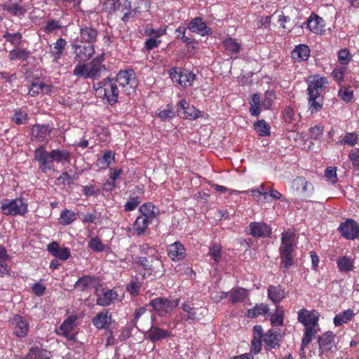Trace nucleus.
<instances>
[{
    "mask_svg": "<svg viewBox=\"0 0 359 359\" xmlns=\"http://www.w3.org/2000/svg\"><path fill=\"white\" fill-rule=\"evenodd\" d=\"M252 340L251 341V351L258 353L262 350V342L264 343L266 351L280 348L282 341L280 330H269L266 333H263L262 327L256 325L252 329Z\"/></svg>",
    "mask_w": 359,
    "mask_h": 359,
    "instance_id": "1",
    "label": "nucleus"
},
{
    "mask_svg": "<svg viewBox=\"0 0 359 359\" xmlns=\"http://www.w3.org/2000/svg\"><path fill=\"white\" fill-rule=\"evenodd\" d=\"M297 320L305 326L304 334L302 337L301 350H304L312 341L319 330L318 312L302 309L298 311Z\"/></svg>",
    "mask_w": 359,
    "mask_h": 359,
    "instance_id": "2",
    "label": "nucleus"
},
{
    "mask_svg": "<svg viewBox=\"0 0 359 359\" xmlns=\"http://www.w3.org/2000/svg\"><path fill=\"white\" fill-rule=\"evenodd\" d=\"M295 246V233L292 229H288L281 233V243L280 245V268L283 273H286L294 265L292 253Z\"/></svg>",
    "mask_w": 359,
    "mask_h": 359,
    "instance_id": "3",
    "label": "nucleus"
},
{
    "mask_svg": "<svg viewBox=\"0 0 359 359\" xmlns=\"http://www.w3.org/2000/svg\"><path fill=\"white\" fill-rule=\"evenodd\" d=\"M93 88L96 93L105 104L111 106L117 103L119 93L121 92V87L111 81L109 77H107L103 80L93 83Z\"/></svg>",
    "mask_w": 359,
    "mask_h": 359,
    "instance_id": "4",
    "label": "nucleus"
},
{
    "mask_svg": "<svg viewBox=\"0 0 359 359\" xmlns=\"http://www.w3.org/2000/svg\"><path fill=\"white\" fill-rule=\"evenodd\" d=\"M110 81L115 82L126 95H130L137 87V79L133 69L121 70Z\"/></svg>",
    "mask_w": 359,
    "mask_h": 359,
    "instance_id": "5",
    "label": "nucleus"
},
{
    "mask_svg": "<svg viewBox=\"0 0 359 359\" xmlns=\"http://www.w3.org/2000/svg\"><path fill=\"white\" fill-rule=\"evenodd\" d=\"M3 215L11 216H25L28 212V205L24 198L6 199L0 206Z\"/></svg>",
    "mask_w": 359,
    "mask_h": 359,
    "instance_id": "6",
    "label": "nucleus"
},
{
    "mask_svg": "<svg viewBox=\"0 0 359 359\" xmlns=\"http://www.w3.org/2000/svg\"><path fill=\"white\" fill-rule=\"evenodd\" d=\"M180 299L170 300L167 297H156L150 301L149 305L151 306L154 313L159 317H166L178 307Z\"/></svg>",
    "mask_w": 359,
    "mask_h": 359,
    "instance_id": "7",
    "label": "nucleus"
},
{
    "mask_svg": "<svg viewBox=\"0 0 359 359\" xmlns=\"http://www.w3.org/2000/svg\"><path fill=\"white\" fill-rule=\"evenodd\" d=\"M169 74L171 80L183 88L190 87L196 78V75L190 71L178 67H172Z\"/></svg>",
    "mask_w": 359,
    "mask_h": 359,
    "instance_id": "8",
    "label": "nucleus"
},
{
    "mask_svg": "<svg viewBox=\"0 0 359 359\" xmlns=\"http://www.w3.org/2000/svg\"><path fill=\"white\" fill-rule=\"evenodd\" d=\"M34 161L38 162L39 169L43 173L54 169L55 161L48 154V151L45 149L44 145L39 146L34 151Z\"/></svg>",
    "mask_w": 359,
    "mask_h": 359,
    "instance_id": "9",
    "label": "nucleus"
},
{
    "mask_svg": "<svg viewBox=\"0 0 359 359\" xmlns=\"http://www.w3.org/2000/svg\"><path fill=\"white\" fill-rule=\"evenodd\" d=\"M74 60L78 62H86L91 58L95 53V47L91 43L74 42L72 44Z\"/></svg>",
    "mask_w": 359,
    "mask_h": 359,
    "instance_id": "10",
    "label": "nucleus"
},
{
    "mask_svg": "<svg viewBox=\"0 0 359 359\" xmlns=\"http://www.w3.org/2000/svg\"><path fill=\"white\" fill-rule=\"evenodd\" d=\"M329 84L326 77L316 74L310 77L307 81L306 93L309 96L323 97L322 93Z\"/></svg>",
    "mask_w": 359,
    "mask_h": 359,
    "instance_id": "11",
    "label": "nucleus"
},
{
    "mask_svg": "<svg viewBox=\"0 0 359 359\" xmlns=\"http://www.w3.org/2000/svg\"><path fill=\"white\" fill-rule=\"evenodd\" d=\"M337 231L345 239L354 241L359 237V223L353 219H346L339 224Z\"/></svg>",
    "mask_w": 359,
    "mask_h": 359,
    "instance_id": "12",
    "label": "nucleus"
},
{
    "mask_svg": "<svg viewBox=\"0 0 359 359\" xmlns=\"http://www.w3.org/2000/svg\"><path fill=\"white\" fill-rule=\"evenodd\" d=\"M13 334L19 338H24L27 337L29 329V325L24 317L15 314L11 318L10 320Z\"/></svg>",
    "mask_w": 359,
    "mask_h": 359,
    "instance_id": "13",
    "label": "nucleus"
},
{
    "mask_svg": "<svg viewBox=\"0 0 359 359\" xmlns=\"http://www.w3.org/2000/svg\"><path fill=\"white\" fill-rule=\"evenodd\" d=\"M245 231L248 235L255 238H269L272 235L270 225L262 222H252Z\"/></svg>",
    "mask_w": 359,
    "mask_h": 359,
    "instance_id": "14",
    "label": "nucleus"
},
{
    "mask_svg": "<svg viewBox=\"0 0 359 359\" xmlns=\"http://www.w3.org/2000/svg\"><path fill=\"white\" fill-rule=\"evenodd\" d=\"M151 325L150 329L147 332V337L153 343L167 339L171 337V332L167 330L160 328L158 325L155 323L156 317L151 316Z\"/></svg>",
    "mask_w": 359,
    "mask_h": 359,
    "instance_id": "15",
    "label": "nucleus"
},
{
    "mask_svg": "<svg viewBox=\"0 0 359 359\" xmlns=\"http://www.w3.org/2000/svg\"><path fill=\"white\" fill-rule=\"evenodd\" d=\"M97 40V29L92 25L81 26L79 37L75 42L94 44Z\"/></svg>",
    "mask_w": 359,
    "mask_h": 359,
    "instance_id": "16",
    "label": "nucleus"
},
{
    "mask_svg": "<svg viewBox=\"0 0 359 359\" xmlns=\"http://www.w3.org/2000/svg\"><path fill=\"white\" fill-rule=\"evenodd\" d=\"M52 131L53 128L48 124L36 123L32 127V137L33 140L47 143Z\"/></svg>",
    "mask_w": 359,
    "mask_h": 359,
    "instance_id": "17",
    "label": "nucleus"
},
{
    "mask_svg": "<svg viewBox=\"0 0 359 359\" xmlns=\"http://www.w3.org/2000/svg\"><path fill=\"white\" fill-rule=\"evenodd\" d=\"M187 29L192 33H196L202 36H211L212 34V29L208 27L203 18L196 17L188 23Z\"/></svg>",
    "mask_w": 359,
    "mask_h": 359,
    "instance_id": "18",
    "label": "nucleus"
},
{
    "mask_svg": "<svg viewBox=\"0 0 359 359\" xmlns=\"http://www.w3.org/2000/svg\"><path fill=\"white\" fill-rule=\"evenodd\" d=\"M292 187L294 190L302 193L306 198H309L314 191L313 184L302 176L293 180Z\"/></svg>",
    "mask_w": 359,
    "mask_h": 359,
    "instance_id": "19",
    "label": "nucleus"
},
{
    "mask_svg": "<svg viewBox=\"0 0 359 359\" xmlns=\"http://www.w3.org/2000/svg\"><path fill=\"white\" fill-rule=\"evenodd\" d=\"M335 334L332 331H327L318 338L319 351H330L335 346Z\"/></svg>",
    "mask_w": 359,
    "mask_h": 359,
    "instance_id": "20",
    "label": "nucleus"
},
{
    "mask_svg": "<svg viewBox=\"0 0 359 359\" xmlns=\"http://www.w3.org/2000/svg\"><path fill=\"white\" fill-rule=\"evenodd\" d=\"M97 283V278L91 276H83L77 279L74 287L79 292H86L95 287Z\"/></svg>",
    "mask_w": 359,
    "mask_h": 359,
    "instance_id": "21",
    "label": "nucleus"
},
{
    "mask_svg": "<svg viewBox=\"0 0 359 359\" xmlns=\"http://www.w3.org/2000/svg\"><path fill=\"white\" fill-rule=\"evenodd\" d=\"M306 27L315 34H321L325 30V22L317 15L313 13L306 20Z\"/></svg>",
    "mask_w": 359,
    "mask_h": 359,
    "instance_id": "22",
    "label": "nucleus"
},
{
    "mask_svg": "<svg viewBox=\"0 0 359 359\" xmlns=\"http://www.w3.org/2000/svg\"><path fill=\"white\" fill-rule=\"evenodd\" d=\"M167 252L168 256L173 261L183 260L186 257V249L180 241L168 245Z\"/></svg>",
    "mask_w": 359,
    "mask_h": 359,
    "instance_id": "23",
    "label": "nucleus"
},
{
    "mask_svg": "<svg viewBox=\"0 0 359 359\" xmlns=\"http://www.w3.org/2000/svg\"><path fill=\"white\" fill-rule=\"evenodd\" d=\"M76 320L77 316L76 315L70 316L64 320L60 327V334L69 341H72L74 339V335L70 334V333L73 331L74 327H76Z\"/></svg>",
    "mask_w": 359,
    "mask_h": 359,
    "instance_id": "24",
    "label": "nucleus"
},
{
    "mask_svg": "<svg viewBox=\"0 0 359 359\" xmlns=\"http://www.w3.org/2000/svg\"><path fill=\"white\" fill-rule=\"evenodd\" d=\"M92 323L97 330H107L111 323V314L109 310H104L93 318Z\"/></svg>",
    "mask_w": 359,
    "mask_h": 359,
    "instance_id": "25",
    "label": "nucleus"
},
{
    "mask_svg": "<svg viewBox=\"0 0 359 359\" xmlns=\"http://www.w3.org/2000/svg\"><path fill=\"white\" fill-rule=\"evenodd\" d=\"M47 250L50 254L62 261L68 260L70 257L69 249L68 248H60L57 242H52L48 244Z\"/></svg>",
    "mask_w": 359,
    "mask_h": 359,
    "instance_id": "26",
    "label": "nucleus"
},
{
    "mask_svg": "<svg viewBox=\"0 0 359 359\" xmlns=\"http://www.w3.org/2000/svg\"><path fill=\"white\" fill-rule=\"evenodd\" d=\"M104 60V57L100 55L93 58L90 62L86 63L88 66L89 74L91 75L92 78L100 76L102 71L106 69L104 65H102Z\"/></svg>",
    "mask_w": 359,
    "mask_h": 359,
    "instance_id": "27",
    "label": "nucleus"
},
{
    "mask_svg": "<svg viewBox=\"0 0 359 359\" xmlns=\"http://www.w3.org/2000/svg\"><path fill=\"white\" fill-rule=\"evenodd\" d=\"M183 110L186 118L195 120L201 116V111L194 105L187 103L186 100H181L178 103V111Z\"/></svg>",
    "mask_w": 359,
    "mask_h": 359,
    "instance_id": "28",
    "label": "nucleus"
},
{
    "mask_svg": "<svg viewBox=\"0 0 359 359\" xmlns=\"http://www.w3.org/2000/svg\"><path fill=\"white\" fill-rule=\"evenodd\" d=\"M267 294L269 300L273 304H280L286 295L285 287L280 284L276 286L269 285Z\"/></svg>",
    "mask_w": 359,
    "mask_h": 359,
    "instance_id": "29",
    "label": "nucleus"
},
{
    "mask_svg": "<svg viewBox=\"0 0 359 359\" xmlns=\"http://www.w3.org/2000/svg\"><path fill=\"white\" fill-rule=\"evenodd\" d=\"M52 87L39 79L32 81L31 86L29 87L28 95L34 97L39 93H50Z\"/></svg>",
    "mask_w": 359,
    "mask_h": 359,
    "instance_id": "30",
    "label": "nucleus"
},
{
    "mask_svg": "<svg viewBox=\"0 0 359 359\" xmlns=\"http://www.w3.org/2000/svg\"><path fill=\"white\" fill-rule=\"evenodd\" d=\"M310 56L309 46L304 44L296 46L292 52V58L294 62L306 60Z\"/></svg>",
    "mask_w": 359,
    "mask_h": 359,
    "instance_id": "31",
    "label": "nucleus"
},
{
    "mask_svg": "<svg viewBox=\"0 0 359 359\" xmlns=\"http://www.w3.org/2000/svg\"><path fill=\"white\" fill-rule=\"evenodd\" d=\"M3 9L4 11L11 14L13 16L22 15L27 11L25 6L22 4V1L15 2L10 1L3 6Z\"/></svg>",
    "mask_w": 359,
    "mask_h": 359,
    "instance_id": "32",
    "label": "nucleus"
},
{
    "mask_svg": "<svg viewBox=\"0 0 359 359\" xmlns=\"http://www.w3.org/2000/svg\"><path fill=\"white\" fill-rule=\"evenodd\" d=\"M139 212L141 213V215L138 217H143L147 219L153 220L158 215V208L151 203H145L139 208Z\"/></svg>",
    "mask_w": 359,
    "mask_h": 359,
    "instance_id": "33",
    "label": "nucleus"
},
{
    "mask_svg": "<svg viewBox=\"0 0 359 359\" xmlns=\"http://www.w3.org/2000/svg\"><path fill=\"white\" fill-rule=\"evenodd\" d=\"M48 154L57 163H65L70 161L71 154L69 150L53 149L48 151Z\"/></svg>",
    "mask_w": 359,
    "mask_h": 359,
    "instance_id": "34",
    "label": "nucleus"
},
{
    "mask_svg": "<svg viewBox=\"0 0 359 359\" xmlns=\"http://www.w3.org/2000/svg\"><path fill=\"white\" fill-rule=\"evenodd\" d=\"M339 271L348 273L354 269V260L351 257L344 255L339 257L337 260Z\"/></svg>",
    "mask_w": 359,
    "mask_h": 359,
    "instance_id": "35",
    "label": "nucleus"
},
{
    "mask_svg": "<svg viewBox=\"0 0 359 359\" xmlns=\"http://www.w3.org/2000/svg\"><path fill=\"white\" fill-rule=\"evenodd\" d=\"M118 297V293L114 290H108L102 293V296L97 298L96 303L98 306L106 307Z\"/></svg>",
    "mask_w": 359,
    "mask_h": 359,
    "instance_id": "36",
    "label": "nucleus"
},
{
    "mask_svg": "<svg viewBox=\"0 0 359 359\" xmlns=\"http://www.w3.org/2000/svg\"><path fill=\"white\" fill-rule=\"evenodd\" d=\"M355 316L353 310L347 309L338 313L334 318L333 322L335 327H339L350 322Z\"/></svg>",
    "mask_w": 359,
    "mask_h": 359,
    "instance_id": "37",
    "label": "nucleus"
},
{
    "mask_svg": "<svg viewBox=\"0 0 359 359\" xmlns=\"http://www.w3.org/2000/svg\"><path fill=\"white\" fill-rule=\"evenodd\" d=\"M22 359H49V355L46 350L35 346L29 349L28 353Z\"/></svg>",
    "mask_w": 359,
    "mask_h": 359,
    "instance_id": "38",
    "label": "nucleus"
},
{
    "mask_svg": "<svg viewBox=\"0 0 359 359\" xmlns=\"http://www.w3.org/2000/svg\"><path fill=\"white\" fill-rule=\"evenodd\" d=\"M151 220L143 217H137L133 223V230L137 236H142L145 234L148 225Z\"/></svg>",
    "mask_w": 359,
    "mask_h": 359,
    "instance_id": "39",
    "label": "nucleus"
},
{
    "mask_svg": "<svg viewBox=\"0 0 359 359\" xmlns=\"http://www.w3.org/2000/svg\"><path fill=\"white\" fill-rule=\"evenodd\" d=\"M227 294L228 297H230L229 301H230L231 304H232L243 302L245 300L246 297H248V292L243 287L232 289L231 291L227 292Z\"/></svg>",
    "mask_w": 359,
    "mask_h": 359,
    "instance_id": "40",
    "label": "nucleus"
},
{
    "mask_svg": "<svg viewBox=\"0 0 359 359\" xmlns=\"http://www.w3.org/2000/svg\"><path fill=\"white\" fill-rule=\"evenodd\" d=\"M224 50L228 51L231 55H235L240 53L241 46L235 39L229 37L223 40L222 42Z\"/></svg>",
    "mask_w": 359,
    "mask_h": 359,
    "instance_id": "41",
    "label": "nucleus"
},
{
    "mask_svg": "<svg viewBox=\"0 0 359 359\" xmlns=\"http://www.w3.org/2000/svg\"><path fill=\"white\" fill-rule=\"evenodd\" d=\"M66 45V40L62 38L57 39L56 42L53 43V49L51 50V56L53 60L57 61L62 57Z\"/></svg>",
    "mask_w": 359,
    "mask_h": 359,
    "instance_id": "42",
    "label": "nucleus"
},
{
    "mask_svg": "<svg viewBox=\"0 0 359 359\" xmlns=\"http://www.w3.org/2000/svg\"><path fill=\"white\" fill-rule=\"evenodd\" d=\"M114 162V153L111 150H106L102 156L97 158V166L100 169H107Z\"/></svg>",
    "mask_w": 359,
    "mask_h": 359,
    "instance_id": "43",
    "label": "nucleus"
},
{
    "mask_svg": "<svg viewBox=\"0 0 359 359\" xmlns=\"http://www.w3.org/2000/svg\"><path fill=\"white\" fill-rule=\"evenodd\" d=\"M77 213L65 208L60 212L59 222L62 226H69L75 222Z\"/></svg>",
    "mask_w": 359,
    "mask_h": 359,
    "instance_id": "44",
    "label": "nucleus"
},
{
    "mask_svg": "<svg viewBox=\"0 0 359 359\" xmlns=\"http://www.w3.org/2000/svg\"><path fill=\"white\" fill-rule=\"evenodd\" d=\"M307 103H309V109L311 114H316L322 109L323 97L309 96Z\"/></svg>",
    "mask_w": 359,
    "mask_h": 359,
    "instance_id": "45",
    "label": "nucleus"
},
{
    "mask_svg": "<svg viewBox=\"0 0 359 359\" xmlns=\"http://www.w3.org/2000/svg\"><path fill=\"white\" fill-rule=\"evenodd\" d=\"M116 12L124 13L121 20L127 22L128 20L132 16L131 3L129 0H123L117 7Z\"/></svg>",
    "mask_w": 359,
    "mask_h": 359,
    "instance_id": "46",
    "label": "nucleus"
},
{
    "mask_svg": "<svg viewBox=\"0 0 359 359\" xmlns=\"http://www.w3.org/2000/svg\"><path fill=\"white\" fill-rule=\"evenodd\" d=\"M269 312V306L264 303L257 304L252 309L248 310L247 316L249 318H257L266 315Z\"/></svg>",
    "mask_w": 359,
    "mask_h": 359,
    "instance_id": "47",
    "label": "nucleus"
},
{
    "mask_svg": "<svg viewBox=\"0 0 359 359\" xmlns=\"http://www.w3.org/2000/svg\"><path fill=\"white\" fill-rule=\"evenodd\" d=\"M254 130L257 132L258 135L266 137L270 135L269 123L264 120L257 121L253 123Z\"/></svg>",
    "mask_w": 359,
    "mask_h": 359,
    "instance_id": "48",
    "label": "nucleus"
},
{
    "mask_svg": "<svg viewBox=\"0 0 359 359\" xmlns=\"http://www.w3.org/2000/svg\"><path fill=\"white\" fill-rule=\"evenodd\" d=\"M208 255L211 257L213 263L215 264H219L222 257V246L218 243H212L209 247Z\"/></svg>",
    "mask_w": 359,
    "mask_h": 359,
    "instance_id": "49",
    "label": "nucleus"
},
{
    "mask_svg": "<svg viewBox=\"0 0 359 359\" xmlns=\"http://www.w3.org/2000/svg\"><path fill=\"white\" fill-rule=\"evenodd\" d=\"M182 309L184 312L187 313V316L184 317L185 320H199L200 316L194 307L192 306V304L189 302H185L182 304Z\"/></svg>",
    "mask_w": 359,
    "mask_h": 359,
    "instance_id": "50",
    "label": "nucleus"
},
{
    "mask_svg": "<svg viewBox=\"0 0 359 359\" xmlns=\"http://www.w3.org/2000/svg\"><path fill=\"white\" fill-rule=\"evenodd\" d=\"M249 111L253 116L257 117L260 114V97L257 93H254L252 96L251 101H250Z\"/></svg>",
    "mask_w": 359,
    "mask_h": 359,
    "instance_id": "51",
    "label": "nucleus"
},
{
    "mask_svg": "<svg viewBox=\"0 0 359 359\" xmlns=\"http://www.w3.org/2000/svg\"><path fill=\"white\" fill-rule=\"evenodd\" d=\"M29 53L25 49H19L15 47V48L12 49V50L8 53V59L11 60H20L21 61H25L27 60L29 57Z\"/></svg>",
    "mask_w": 359,
    "mask_h": 359,
    "instance_id": "52",
    "label": "nucleus"
},
{
    "mask_svg": "<svg viewBox=\"0 0 359 359\" xmlns=\"http://www.w3.org/2000/svg\"><path fill=\"white\" fill-rule=\"evenodd\" d=\"M73 74L84 79H92V76L89 74L88 66L85 62H78L73 69Z\"/></svg>",
    "mask_w": 359,
    "mask_h": 359,
    "instance_id": "53",
    "label": "nucleus"
},
{
    "mask_svg": "<svg viewBox=\"0 0 359 359\" xmlns=\"http://www.w3.org/2000/svg\"><path fill=\"white\" fill-rule=\"evenodd\" d=\"M8 255L6 249L3 245H0V276L8 273L6 261Z\"/></svg>",
    "mask_w": 359,
    "mask_h": 359,
    "instance_id": "54",
    "label": "nucleus"
},
{
    "mask_svg": "<svg viewBox=\"0 0 359 359\" xmlns=\"http://www.w3.org/2000/svg\"><path fill=\"white\" fill-rule=\"evenodd\" d=\"M338 96L346 103L350 102L354 97V93L350 86H341L338 91Z\"/></svg>",
    "mask_w": 359,
    "mask_h": 359,
    "instance_id": "55",
    "label": "nucleus"
},
{
    "mask_svg": "<svg viewBox=\"0 0 359 359\" xmlns=\"http://www.w3.org/2000/svg\"><path fill=\"white\" fill-rule=\"evenodd\" d=\"M4 39L6 40L7 42L11 43V45L18 47L20 46L22 40V34L20 32L11 33L6 32L3 35Z\"/></svg>",
    "mask_w": 359,
    "mask_h": 359,
    "instance_id": "56",
    "label": "nucleus"
},
{
    "mask_svg": "<svg viewBox=\"0 0 359 359\" xmlns=\"http://www.w3.org/2000/svg\"><path fill=\"white\" fill-rule=\"evenodd\" d=\"M167 34V26H161L158 29L147 28L145 29V35L150 38L158 39Z\"/></svg>",
    "mask_w": 359,
    "mask_h": 359,
    "instance_id": "57",
    "label": "nucleus"
},
{
    "mask_svg": "<svg viewBox=\"0 0 359 359\" xmlns=\"http://www.w3.org/2000/svg\"><path fill=\"white\" fill-rule=\"evenodd\" d=\"M142 287V283L137 279H133L126 285V290L133 297H137L140 294V290Z\"/></svg>",
    "mask_w": 359,
    "mask_h": 359,
    "instance_id": "58",
    "label": "nucleus"
},
{
    "mask_svg": "<svg viewBox=\"0 0 359 359\" xmlns=\"http://www.w3.org/2000/svg\"><path fill=\"white\" fill-rule=\"evenodd\" d=\"M175 32L178 33L176 38L180 40L182 42L187 43V45H190L191 43H196V41L195 39H192L186 36L187 28L182 25L179 26V27L175 29Z\"/></svg>",
    "mask_w": 359,
    "mask_h": 359,
    "instance_id": "59",
    "label": "nucleus"
},
{
    "mask_svg": "<svg viewBox=\"0 0 359 359\" xmlns=\"http://www.w3.org/2000/svg\"><path fill=\"white\" fill-rule=\"evenodd\" d=\"M337 60L340 65L346 67L351 60L350 50L348 48H344L339 50L337 54Z\"/></svg>",
    "mask_w": 359,
    "mask_h": 359,
    "instance_id": "60",
    "label": "nucleus"
},
{
    "mask_svg": "<svg viewBox=\"0 0 359 359\" xmlns=\"http://www.w3.org/2000/svg\"><path fill=\"white\" fill-rule=\"evenodd\" d=\"M88 248L95 252H101L105 250V245L101 239L96 236L89 240Z\"/></svg>",
    "mask_w": 359,
    "mask_h": 359,
    "instance_id": "61",
    "label": "nucleus"
},
{
    "mask_svg": "<svg viewBox=\"0 0 359 359\" xmlns=\"http://www.w3.org/2000/svg\"><path fill=\"white\" fill-rule=\"evenodd\" d=\"M347 73V67L346 66H338L331 73L334 81L341 83L344 81V74Z\"/></svg>",
    "mask_w": 359,
    "mask_h": 359,
    "instance_id": "62",
    "label": "nucleus"
},
{
    "mask_svg": "<svg viewBox=\"0 0 359 359\" xmlns=\"http://www.w3.org/2000/svg\"><path fill=\"white\" fill-rule=\"evenodd\" d=\"M358 141V137H357L356 133H347L344 137L342 140L338 141V144L341 145H348L350 147H354L355 144H357Z\"/></svg>",
    "mask_w": 359,
    "mask_h": 359,
    "instance_id": "63",
    "label": "nucleus"
},
{
    "mask_svg": "<svg viewBox=\"0 0 359 359\" xmlns=\"http://www.w3.org/2000/svg\"><path fill=\"white\" fill-rule=\"evenodd\" d=\"M28 115L26 111L16 110L11 117V121L17 125H22L27 121Z\"/></svg>",
    "mask_w": 359,
    "mask_h": 359,
    "instance_id": "64",
    "label": "nucleus"
}]
</instances>
